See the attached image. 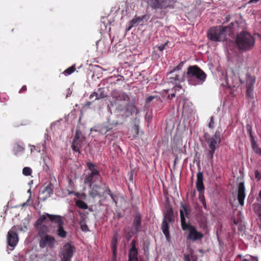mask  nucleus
Segmentation results:
<instances>
[{
	"label": "nucleus",
	"instance_id": "nucleus-46",
	"mask_svg": "<svg viewBox=\"0 0 261 261\" xmlns=\"http://www.w3.org/2000/svg\"><path fill=\"white\" fill-rule=\"evenodd\" d=\"M174 97H175V93H172L170 95H168V98L169 99H172Z\"/></svg>",
	"mask_w": 261,
	"mask_h": 261
},
{
	"label": "nucleus",
	"instance_id": "nucleus-3",
	"mask_svg": "<svg viewBox=\"0 0 261 261\" xmlns=\"http://www.w3.org/2000/svg\"><path fill=\"white\" fill-rule=\"evenodd\" d=\"M206 74L197 66H189L186 78L190 85L196 86L202 84L205 81Z\"/></svg>",
	"mask_w": 261,
	"mask_h": 261
},
{
	"label": "nucleus",
	"instance_id": "nucleus-22",
	"mask_svg": "<svg viewBox=\"0 0 261 261\" xmlns=\"http://www.w3.org/2000/svg\"><path fill=\"white\" fill-rule=\"evenodd\" d=\"M141 223V217L139 214H137L133 222V226L136 232L140 230Z\"/></svg>",
	"mask_w": 261,
	"mask_h": 261
},
{
	"label": "nucleus",
	"instance_id": "nucleus-54",
	"mask_svg": "<svg viewBox=\"0 0 261 261\" xmlns=\"http://www.w3.org/2000/svg\"><path fill=\"white\" fill-rule=\"evenodd\" d=\"M260 23H261V21H260Z\"/></svg>",
	"mask_w": 261,
	"mask_h": 261
},
{
	"label": "nucleus",
	"instance_id": "nucleus-40",
	"mask_svg": "<svg viewBox=\"0 0 261 261\" xmlns=\"http://www.w3.org/2000/svg\"><path fill=\"white\" fill-rule=\"evenodd\" d=\"M127 176H128L129 180L130 181H133V172L132 171L128 172V173L127 174Z\"/></svg>",
	"mask_w": 261,
	"mask_h": 261
},
{
	"label": "nucleus",
	"instance_id": "nucleus-33",
	"mask_svg": "<svg viewBox=\"0 0 261 261\" xmlns=\"http://www.w3.org/2000/svg\"><path fill=\"white\" fill-rule=\"evenodd\" d=\"M81 229L82 231L86 232L89 230L88 226L83 222H80Z\"/></svg>",
	"mask_w": 261,
	"mask_h": 261
},
{
	"label": "nucleus",
	"instance_id": "nucleus-15",
	"mask_svg": "<svg viewBox=\"0 0 261 261\" xmlns=\"http://www.w3.org/2000/svg\"><path fill=\"white\" fill-rule=\"evenodd\" d=\"M18 241V237L16 232L15 226H13L8 232V244L10 246L14 247L17 245Z\"/></svg>",
	"mask_w": 261,
	"mask_h": 261
},
{
	"label": "nucleus",
	"instance_id": "nucleus-44",
	"mask_svg": "<svg viewBox=\"0 0 261 261\" xmlns=\"http://www.w3.org/2000/svg\"><path fill=\"white\" fill-rule=\"evenodd\" d=\"M27 90V86L24 85L22 87V88L20 89L19 93H21L25 91H26Z\"/></svg>",
	"mask_w": 261,
	"mask_h": 261
},
{
	"label": "nucleus",
	"instance_id": "nucleus-29",
	"mask_svg": "<svg viewBox=\"0 0 261 261\" xmlns=\"http://www.w3.org/2000/svg\"><path fill=\"white\" fill-rule=\"evenodd\" d=\"M251 144H252V147L253 150V151L257 154H261V149L259 148L256 144L254 139H252V140H251Z\"/></svg>",
	"mask_w": 261,
	"mask_h": 261
},
{
	"label": "nucleus",
	"instance_id": "nucleus-52",
	"mask_svg": "<svg viewBox=\"0 0 261 261\" xmlns=\"http://www.w3.org/2000/svg\"><path fill=\"white\" fill-rule=\"evenodd\" d=\"M145 101L147 102V98L145 99Z\"/></svg>",
	"mask_w": 261,
	"mask_h": 261
},
{
	"label": "nucleus",
	"instance_id": "nucleus-16",
	"mask_svg": "<svg viewBox=\"0 0 261 261\" xmlns=\"http://www.w3.org/2000/svg\"><path fill=\"white\" fill-rule=\"evenodd\" d=\"M255 82V77L247 74L246 75V94L250 97H253V85Z\"/></svg>",
	"mask_w": 261,
	"mask_h": 261
},
{
	"label": "nucleus",
	"instance_id": "nucleus-49",
	"mask_svg": "<svg viewBox=\"0 0 261 261\" xmlns=\"http://www.w3.org/2000/svg\"><path fill=\"white\" fill-rule=\"evenodd\" d=\"M259 197L261 199V190L260 191L259 193Z\"/></svg>",
	"mask_w": 261,
	"mask_h": 261
},
{
	"label": "nucleus",
	"instance_id": "nucleus-43",
	"mask_svg": "<svg viewBox=\"0 0 261 261\" xmlns=\"http://www.w3.org/2000/svg\"><path fill=\"white\" fill-rule=\"evenodd\" d=\"M242 261H257V259L255 257L250 256L249 259H243Z\"/></svg>",
	"mask_w": 261,
	"mask_h": 261
},
{
	"label": "nucleus",
	"instance_id": "nucleus-21",
	"mask_svg": "<svg viewBox=\"0 0 261 261\" xmlns=\"http://www.w3.org/2000/svg\"><path fill=\"white\" fill-rule=\"evenodd\" d=\"M174 70H172L168 74L169 76L168 78V81L170 83H176L177 82L180 81L181 79L179 75L174 74Z\"/></svg>",
	"mask_w": 261,
	"mask_h": 261
},
{
	"label": "nucleus",
	"instance_id": "nucleus-4",
	"mask_svg": "<svg viewBox=\"0 0 261 261\" xmlns=\"http://www.w3.org/2000/svg\"><path fill=\"white\" fill-rule=\"evenodd\" d=\"M255 38L246 31L240 32L236 39L238 48L243 51H248L252 49L255 45Z\"/></svg>",
	"mask_w": 261,
	"mask_h": 261
},
{
	"label": "nucleus",
	"instance_id": "nucleus-10",
	"mask_svg": "<svg viewBox=\"0 0 261 261\" xmlns=\"http://www.w3.org/2000/svg\"><path fill=\"white\" fill-rule=\"evenodd\" d=\"M151 5L154 9H161L164 14H165V9L167 8H173L174 0H150Z\"/></svg>",
	"mask_w": 261,
	"mask_h": 261
},
{
	"label": "nucleus",
	"instance_id": "nucleus-42",
	"mask_svg": "<svg viewBox=\"0 0 261 261\" xmlns=\"http://www.w3.org/2000/svg\"><path fill=\"white\" fill-rule=\"evenodd\" d=\"M255 176L258 180H259L261 178V175L257 170L255 171Z\"/></svg>",
	"mask_w": 261,
	"mask_h": 261
},
{
	"label": "nucleus",
	"instance_id": "nucleus-19",
	"mask_svg": "<svg viewBox=\"0 0 261 261\" xmlns=\"http://www.w3.org/2000/svg\"><path fill=\"white\" fill-rule=\"evenodd\" d=\"M132 247L129 251L128 261H138V251L136 248L134 241H132Z\"/></svg>",
	"mask_w": 261,
	"mask_h": 261
},
{
	"label": "nucleus",
	"instance_id": "nucleus-50",
	"mask_svg": "<svg viewBox=\"0 0 261 261\" xmlns=\"http://www.w3.org/2000/svg\"><path fill=\"white\" fill-rule=\"evenodd\" d=\"M144 117H145V119H146V118H147V113H146V115H145Z\"/></svg>",
	"mask_w": 261,
	"mask_h": 261
},
{
	"label": "nucleus",
	"instance_id": "nucleus-27",
	"mask_svg": "<svg viewBox=\"0 0 261 261\" xmlns=\"http://www.w3.org/2000/svg\"><path fill=\"white\" fill-rule=\"evenodd\" d=\"M24 147L18 143L14 144L13 146V152L15 155H17L19 153L23 152Z\"/></svg>",
	"mask_w": 261,
	"mask_h": 261
},
{
	"label": "nucleus",
	"instance_id": "nucleus-20",
	"mask_svg": "<svg viewBox=\"0 0 261 261\" xmlns=\"http://www.w3.org/2000/svg\"><path fill=\"white\" fill-rule=\"evenodd\" d=\"M196 187L197 190L200 192H203L204 185L203 183V174L202 172H198L197 174Z\"/></svg>",
	"mask_w": 261,
	"mask_h": 261
},
{
	"label": "nucleus",
	"instance_id": "nucleus-45",
	"mask_svg": "<svg viewBox=\"0 0 261 261\" xmlns=\"http://www.w3.org/2000/svg\"><path fill=\"white\" fill-rule=\"evenodd\" d=\"M200 199L203 204V206L204 207V208H206V202L204 197L203 196H201L200 197Z\"/></svg>",
	"mask_w": 261,
	"mask_h": 261
},
{
	"label": "nucleus",
	"instance_id": "nucleus-6",
	"mask_svg": "<svg viewBox=\"0 0 261 261\" xmlns=\"http://www.w3.org/2000/svg\"><path fill=\"white\" fill-rule=\"evenodd\" d=\"M89 195L95 198L96 197H104L106 195H109L112 200L116 203V195L112 193L109 187L106 183H102V185H99L97 184L93 185L91 190L89 192Z\"/></svg>",
	"mask_w": 261,
	"mask_h": 261
},
{
	"label": "nucleus",
	"instance_id": "nucleus-36",
	"mask_svg": "<svg viewBox=\"0 0 261 261\" xmlns=\"http://www.w3.org/2000/svg\"><path fill=\"white\" fill-rule=\"evenodd\" d=\"M167 44H168V42H166V43H165L163 45H160V46H159L158 47V49L160 50V51H163L164 49H166L167 48Z\"/></svg>",
	"mask_w": 261,
	"mask_h": 261
},
{
	"label": "nucleus",
	"instance_id": "nucleus-8",
	"mask_svg": "<svg viewBox=\"0 0 261 261\" xmlns=\"http://www.w3.org/2000/svg\"><path fill=\"white\" fill-rule=\"evenodd\" d=\"M221 132L217 130L215 135L210 138H206L205 141L207 143L210 150L208 153V157L212 159L214 154L217 148H219L221 143Z\"/></svg>",
	"mask_w": 261,
	"mask_h": 261
},
{
	"label": "nucleus",
	"instance_id": "nucleus-24",
	"mask_svg": "<svg viewBox=\"0 0 261 261\" xmlns=\"http://www.w3.org/2000/svg\"><path fill=\"white\" fill-rule=\"evenodd\" d=\"M111 246L113 251V257L115 258L116 257L117 248V235L116 234L112 238Z\"/></svg>",
	"mask_w": 261,
	"mask_h": 261
},
{
	"label": "nucleus",
	"instance_id": "nucleus-53",
	"mask_svg": "<svg viewBox=\"0 0 261 261\" xmlns=\"http://www.w3.org/2000/svg\"><path fill=\"white\" fill-rule=\"evenodd\" d=\"M147 119H148V120H149V117L148 116V117H147Z\"/></svg>",
	"mask_w": 261,
	"mask_h": 261
},
{
	"label": "nucleus",
	"instance_id": "nucleus-2",
	"mask_svg": "<svg viewBox=\"0 0 261 261\" xmlns=\"http://www.w3.org/2000/svg\"><path fill=\"white\" fill-rule=\"evenodd\" d=\"M49 221L53 224H56L58 227L57 230L58 236L61 238H65L66 237L67 232L63 228L64 222L62 217L60 215H51L48 213L41 215L36 221V224L40 225L43 223H47Z\"/></svg>",
	"mask_w": 261,
	"mask_h": 261
},
{
	"label": "nucleus",
	"instance_id": "nucleus-23",
	"mask_svg": "<svg viewBox=\"0 0 261 261\" xmlns=\"http://www.w3.org/2000/svg\"><path fill=\"white\" fill-rule=\"evenodd\" d=\"M143 19L141 17H137L133 19L131 21H130L128 23L127 31L130 30L133 27H135L138 24L142 25Z\"/></svg>",
	"mask_w": 261,
	"mask_h": 261
},
{
	"label": "nucleus",
	"instance_id": "nucleus-47",
	"mask_svg": "<svg viewBox=\"0 0 261 261\" xmlns=\"http://www.w3.org/2000/svg\"><path fill=\"white\" fill-rule=\"evenodd\" d=\"M259 0H250L249 2H248V3L249 4H251V3H256L258 1H259Z\"/></svg>",
	"mask_w": 261,
	"mask_h": 261
},
{
	"label": "nucleus",
	"instance_id": "nucleus-31",
	"mask_svg": "<svg viewBox=\"0 0 261 261\" xmlns=\"http://www.w3.org/2000/svg\"><path fill=\"white\" fill-rule=\"evenodd\" d=\"M75 70H76V68H75V65H72L71 67L66 69L63 72V73L65 75H70L71 73H72L73 72H74L75 71Z\"/></svg>",
	"mask_w": 261,
	"mask_h": 261
},
{
	"label": "nucleus",
	"instance_id": "nucleus-12",
	"mask_svg": "<svg viewBox=\"0 0 261 261\" xmlns=\"http://www.w3.org/2000/svg\"><path fill=\"white\" fill-rule=\"evenodd\" d=\"M182 229L184 230H188L189 233L188 239L193 241L201 239L203 236L202 233L197 231L195 227L190 224H184Z\"/></svg>",
	"mask_w": 261,
	"mask_h": 261
},
{
	"label": "nucleus",
	"instance_id": "nucleus-48",
	"mask_svg": "<svg viewBox=\"0 0 261 261\" xmlns=\"http://www.w3.org/2000/svg\"><path fill=\"white\" fill-rule=\"evenodd\" d=\"M185 261H190V259L189 257H187L185 258Z\"/></svg>",
	"mask_w": 261,
	"mask_h": 261
},
{
	"label": "nucleus",
	"instance_id": "nucleus-5",
	"mask_svg": "<svg viewBox=\"0 0 261 261\" xmlns=\"http://www.w3.org/2000/svg\"><path fill=\"white\" fill-rule=\"evenodd\" d=\"M86 165L89 172L84 177V184L91 187L92 184H96V182H101L102 177L97 169L96 165L90 162H88Z\"/></svg>",
	"mask_w": 261,
	"mask_h": 261
},
{
	"label": "nucleus",
	"instance_id": "nucleus-7",
	"mask_svg": "<svg viewBox=\"0 0 261 261\" xmlns=\"http://www.w3.org/2000/svg\"><path fill=\"white\" fill-rule=\"evenodd\" d=\"M231 31V27L218 26L210 29L207 32V37L214 41H222L225 40L227 32Z\"/></svg>",
	"mask_w": 261,
	"mask_h": 261
},
{
	"label": "nucleus",
	"instance_id": "nucleus-37",
	"mask_svg": "<svg viewBox=\"0 0 261 261\" xmlns=\"http://www.w3.org/2000/svg\"><path fill=\"white\" fill-rule=\"evenodd\" d=\"M214 126V117L213 116H211L210 118V121L208 124V127L210 128H213Z\"/></svg>",
	"mask_w": 261,
	"mask_h": 261
},
{
	"label": "nucleus",
	"instance_id": "nucleus-1",
	"mask_svg": "<svg viewBox=\"0 0 261 261\" xmlns=\"http://www.w3.org/2000/svg\"><path fill=\"white\" fill-rule=\"evenodd\" d=\"M112 97L114 99L112 105H118L116 109L121 115L128 117L135 112V103L129 101V96L126 93L115 90L112 92Z\"/></svg>",
	"mask_w": 261,
	"mask_h": 261
},
{
	"label": "nucleus",
	"instance_id": "nucleus-32",
	"mask_svg": "<svg viewBox=\"0 0 261 261\" xmlns=\"http://www.w3.org/2000/svg\"><path fill=\"white\" fill-rule=\"evenodd\" d=\"M32 173V170L30 167H25L22 169V174L25 176H30Z\"/></svg>",
	"mask_w": 261,
	"mask_h": 261
},
{
	"label": "nucleus",
	"instance_id": "nucleus-34",
	"mask_svg": "<svg viewBox=\"0 0 261 261\" xmlns=\"http://www.w3.org/2000/svg\"><path fill=\"white\" fill-rule=\"evenodd\" d=\"M246 129H247L248 133L249 134L250 137L251 138V140H252V139H254V138L252 134L251 125L249 124H247L246 126Z\"/></svg>",
	"mask_w": 261,
	"mask_h": 261
},
{
	"label": "nucleus",
	"instance_id": "nucleus-13",
	"mask_svg": "<svg viewBox=\"0 0 261 261\" xmlns=\"http://www.w3.org/2000/svg\"><path fill=\"white\" fill-rule=\"evenodd\" d=\"M56 243L55 237L51 235H45L40 238L39 246L41 248H53Z\"/></svg>",
	"mask_w": 261,
	"mask_h": 261
},
{
	"label": "nucleus",
	"instance_id": "nucleus-17",
	"mask_svg": "<svg viewBox=\"0 0 261 261\" xmlns=\"http://www.w3.org/2000/svg\"><path fill=\"white\" fill-rule=\"evenodd\" d=\"M191 212L190 208L186 205L181 204V207L180 209V217L181 227L184 224H188L186 222L185 217H188Z\"/></svg>",
	"mask_w": 261,
	"mask_h": 261
},
{
	"label": "nucleus",
	"instance_id": "nucleus-30",
	"mask_svg": "<svg viewBox=\"0 0 261 261\" xmlns=\"http://www.w3.org/2000/svg\"><path fill=\"white\" fill-rule=\"evenodd\" d=\"M52 187L53 186L51 184L48 185L43 191L42 193L45 194L46 197H49L50 195L53 193Z\"/></svg>",
	"mask_w": 261,
	"mask_h": 261
},
{
	"label": "nucleus",
	"instance_id": "nucleus-38",
	"mask_svg": "<svg viewBox=\"0 0 261 261\" xmlns=\"http://www.w3.org/2000/svg\"><path fill=\"white\" fill-rule=\"evenodd\" d=\"M158 99H159V97L156 96H148V102H149L153 99H155V100H158Z\"/></svg>",
	"mask_w": 261,
	"mask_h": 261
},
{
	"label": "nucleus",
	"instance_id": "nucleus-25",
	"mask_svg": "<svg viewBox=\"0 0 261 261\" xmlns=\"http://www.w3.org/2000/svg\"><path fill=\"white\" fill-rule=\"evenodd\" d=\"M111 127H110L109 125L102 124L96 126V128L95 129V130L103 135L106 134L108 132L111 130Z\"/></svg>",
	"mask_w": 261,
	"mask_h": 261
},
{
	"label": "nucleus",
	"instance_id": "nucleus-18",
	"mask_svg": "<svg viewBox=\"0 0 261 261\" xmlns=\"http://www.w3.org/2000/svg\"><path fill=\"white\" fill-rule=\"evenodd\" d=\"M245 198V187L244 182H240L238 186V199L241 205H244V200Z\"/></svg>",
	"mask_w": 261,
	"mask_h": 261
},
{
	"label": "nucleus",
	"instance_id": "nucleus-26",
	"mask_svg": "<svg viewBox=\"0 0 261 261\" xmlns=\"http://www.w3.org/2000/svg\"><path fill=\"white\" fill-rule=\"evenodd\" d=\"M35 225L37 226H41L38 230V235L40 238L42 237V236H45V235H48L47 234V233L48 232V227L47 226H46L45 225H42V224L40 225H38L36 224H35Z\"/></svg>",
	"mask_w": 261,
	"mask_h": 261
},
{
	"label": "nucleus",
	"instance_id": "nucleus-41",
	"mask_svg": "<svg viewBox=\"0 0 261 261\" xmlns=\"http://www.w3.org/2000/svg\"><path fill=\"white\" fill-rule=\"evenodd\" d=\"M183 65V63H180L178 66H177L176 67L174 68V69L173 70H174V72H175L176 70H180Z\"/></svg>",
	"mask_w": 261,
	"mask_h": 261
},
{
	"label": "nucleus",
	"instance_id": "nucleus-35",
	"mask_svg": "<svg viewBox=\"0 0 261 261\" xmlns=\"http://www.w3.org/2000/svg\"><path fill=\"white\" fill-rule=\"evenodd\" d=\"M89 98L91 99V100H96L97 99H98V94L96 92H93V93H92L90 96H89Z\"/></svg>",
	"mask_w": 261,
	"mask_h": 261
},
{
	"label": "nucleus",
	"instance_id": "nucleus-39",
	"mask_svg": "<svg viewBox=\"0 0 261 261\" xmlns=\"http://www.w3.org/2000/svg\"><path fill=\"white\" fill-rule=\"evenodd\" d=\"M173 90L176 92V91H179L180 90L183 91L182 87L180 85H176L174 87Z\"/></svg>",
	"mask_w": 261,
	"mask_h": 261
},
{
	"label": "nucleus",
	"instance_id": "nucleus-14",
	"mask_svg": "<svg viewBox=\"0 0 261 261\" xmlns=\"http://www.w3.org/2000/svg\"><path fill=\"white\" fill-rule=\"evenodd\" d=\"M73 254V246L66 243L63 248L61 253V261H71Z\"/></svg>",
	"mask_w": 261,
	"mask_h": 261
},
{
	"label": "nucleus",
	"instance_id": "nucleus-9",
	"mask_svg": "<svg viewBox=\"0 0 261 261\" xmlns=\"http://www.w3.org/2000/svg\"><path fill=\"white\" fill-rule=\"evenodd\" d=\"M173 221L174 215L173 210L171 207H169L166 208L164 213V218L162 224V231L167 241H169L170 238L168 222H172Z\"/></svg>",
	"mask_w": 261,
	"mask_h": 261
},
{
	"label": "nucleus",
	"instance_id": "nucleus-28",
	"mask_svg": "<svg viewBox=\"0 0 261 261\" xmlns=\"http://www.w3.org/2000/svg\"><path fill=\"white\" fill-rule=\"evenodd\" d=\"M76 205L80 208L86 210L88 206L87 203L82 200H77L75 202Z\"/></svg>",
	"mask_w": 261,
	"mask_h": 261
},
{
	"label": "nucleus",
	"instance_id": "nucleus-51",
	"mask_svg": "<svg viewBox=\"0 0 261 261\" xmlns=\"http://www.w3.org/2000/svg\"><path fill=\"white\" fill-rule=\"evenodd\" d=\"M152 203V202H151V199H150V203Z\"/></svg>",
	"mask_w": 261,
	"mask_h": 261
},
{
	"label": "nucleus",
	"instance_id": "nucleus-11",
	"mask_svg": "<svg viewBox=\"0 0 261 261\" xmlns=\"http://www.w3.org/2000/svg\"><path fill=\"white\" fill-rule=\"evenodd\" d=\"M85 141V138L82 136V133L79 130H76L74 137L72 142L71 148L75 151L81 153V148L82 144Z\"/></svg>",
	"mask_w": 261,
	"mask_h": 261
}]
</instances>
